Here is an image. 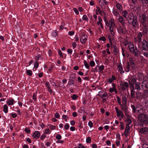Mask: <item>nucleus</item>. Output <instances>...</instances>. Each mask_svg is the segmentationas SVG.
I'll use <instances>...</instances> for the list:
<instances>
[{"label": "nucleus", "instance_id": "1", "mask_svg": "<svg viewBox=\"0 0 148 148\" xmlns=\"http://www.w3.org/2000/svg\"><path fill=\"white\" fill-rule=\"evenodd\" d=\"M128 47L130 52L134 56L137 57H138L139 53L138 50L136 47H134L133 43L131 42H128Z\"/></svg>", "mask_w": 148, "mask_h": 148}, {"label": "nucleus", "instance_id": "2", "mask_svg": "<svg viewBox=\"0 0 148 148\" xmlns=\"http://www.w3.org/2000/svg\"><path fill=\"white\" fill-rule=\"evenodd\" d=\"M131 107L132 110V112L133 113L137 112L140 114L143 113H147L146 111L142 108H140L138 106H135L133 104H131Z\"/></svg>", "mask_w": 148, "mask_h": 148}, {"label": "nucleus", "instance_id": "3", "mask_svg": "<svg viewBox=\"0 0 148 148\" xmlns=\"http://www.w3.org/2000/svg\"><path fill=\"white\" fill-rule=\"evenodd\" d=\"M143 36L141 32H140L138 33L136 37L134 38V41L138 45V47H140L141 45V43L142 42Z\"/></svg>", "mask_w": 148, "mask_h": 148}, {"label": "nucleus", "instance_id": "4", "mask_svg": "<svg viewBox=\"0 0 148 148\" xmlns=\"http://www.w3.org/2000/svg\"><path fill=\"white\" fill-rule=\"evenodd\" d=\"M137 78L135 76H130L128 77V82L131 89L134 88V84L136 82Z\"/></svg>", "mask_w": 148, "mask_h": 148}, {"label": "nucleus", "instance_id": "5", "mask_svg": "<svg viewBox=\"0 0 148 148\" xmlns=\"http://www.w3.org/2000/svg\"><path fill=\"white\" fill-rule=\"evenodd\" d=\"M104 21L106 23V26L109 28L116 26L114 22V19L112 18H110L109 21H108L106 17H104Z\"/></svg>", "mask_w": 148, "mask_h": 148}, {"label": "nucleus", "instance_id": "6", "mask_svg": "<svg viewBox=\"0 0 148 148\" xmlns=\"http://www.w3.org/2000/svg\"><path fill=\"white\" fill-rule=\"evenodd\" d=\"M146 112L147 113H143L138 115V119L141 121L145 122L148 121L147 111Z\"/></svg>", "mask_w": 148, "mask_h": 148}, {"label": "nucleus", "instance_id": "7", "mask_svg": "<svg viewBox=\"0 0 148 148\" xmlns=\"http://www.w3.org/2000/svg\"><path fill=\"white\" fill-rule=\"evenodd\" d=\"M148 92L145 91L144 93L138 92L136 93L137 98L139 100H141L143 98H146L147 97Z\"/></svg>", "mask_w": 148, "mask_h": 148}, {"label": "nucleus", "instance_id": "8", "mask_svg": "<svg viewBox=\"0 0 148 148\" xmlns=\"http://www.w3.org/2000/svg\"><path fill=\"white\" fill-rule=\"evenodd\" d=\"M140 20L142 23V24L141 25V26H142L143 25L144 29H145L146 25L145 23V22H146L147 21L146 16L143 14L141 15L140 16Z\"/></svg>", "mask_w": 148, "mask_h": 148}, {"label": "nucleus", "instance_id": "9", "mask_svg": "<svg viewBox=\"0 0 148 148\" xmlns=\"http://www.w3.org/2000/svg\"><path fill=\"white\" fill-rule=\"evenodd\" d=\"M87 36L85 34H82L80 36V41L81 43L83 44H84L87 40Z\"/></svg>", "mask_w": 148, "mask_h": 148}, {"label": "nucleus", "instance_id": "10", "mask_svg": "<svg viewBox=\"0 0 148 148\" xmlns=\"http://www.w3.org/2000/svg\"><path fill=\"white\" fill-rule=\"evenodd\" d=\"M114 109L116 113L117 116L118 117H121L123 118L124 117V114L117 107H115Z\"/></svg>", "mask_w": 148, "mask_h": 148}, {"label": "nucleus", "instance_id": "11", "mask_svg": "<svg viewBox=\"0 0 148 148\" xmlns=\"http://www.w3.org/2000/svg\"><path fill=\"white\" fill-rule=\"evenodd\" d=\"M141 45L142 48L143 50L147 51L148 49V43L145 39H143Z\"/></svg>", "mask_w": 148, "mask_h": 148}, {"label": "nucleus", "instance_id": "12", "mask_svg": "<svg viewBox=\"0 0 148 148\" xmlns=\"http://www.w3.org/2000/svg\"><path fill=\"white\" fill-rule=\"evenodd\" d=\"M129 83L126 82H124L121 84L120 86L123 90H126V88H128L129 87Z\"/></svg>", "mask_w": 148, "mask_h": 148}, {"label": "nucleus", "instance_id": "13", "mask_svg": "<svg viewBox=\"0 0 148 148\" xmlns=\"http://www.w3.org/2000/svg\"><path fill=\"white\" fill-rule=\"evenodd\" d=\"M99 4L101 7L103 8H105V5H108V2L106 0H99Z\"/></svg>", "mask_w": 148, "mask_h": 148}, {"label": "nucleus", "instance_id": "14", "mask_svg": "<svg viewBox=\"0 0 148 148\" xmlns=\"http://www.w3.org/2000/svg\"><path fill=\"white\" fill-rule=\"evenodd\" d=\"M132 25L134 29L136 27H138L139 26L138 23V22L137 19L136 17H134L133 18L132 21Z\"/></svg>", "mask_w": 148, "mask_h": 148}, {"label": "nucleus", "instance_id": "15", "mask_svg": "<svg viewBox=\"0 0 148 148\" xmlns=\"http://www.w3.org/2000/svg\"><path fill=\"white\" fill-rule=\"evenodd\" d=\"M115 5L116 8L119 12H121L123 10V8L122 6V5L121 3H118L116 1Z\"/></svg>", "mask_w": 148, "mask_h": 148}, {"label": "nucleus", "instance_id": "16", "mask_svg": "<svg viewBox=\"0 0 148 148\" xmlns=\"http://www.w3.org/2000/svg\"><path fill=\"white\" fill-rule=\"evenodd\" d=\"M142 87L144 90L148 89V82L143 81L141 84Z\"/></svg>", "mask_w": 148, "mask_h": 148}, {"label": "nucleus", "instance_id": "17", "mask_svg": "<svg viewBox=\"0 0 148 148\" xmlns=\"http://www.w3.org/2000/svg\"><path fill=\"white\" fill-rule=\"evenodd\" d=\"M98 95L101 98H103V97H106L107 96L106 92L103 91H100L99 92Z\"/></svg>", "mask_w": 148, "mask_h": 148}, {"label": "nucleus", "instance_id": "18", "mask_svg": "<svg viewBox=\"0 0 148 148\" xmlns=\"http://www.w3.org/2000/svg\"><path fill=\"white\" fill-rule=\"evenodd\" d=\"M40 136V134L39 131H35L33 133L32 136L35 139H38Z\"/></svg>", "mask_w": 148, "mask_h": 148}, {"label": "nucleus", "instance_id": "19", "mask_svg": "<svg viewBox=\"0 0 148 148\" xmlns=\"http://www.w3.org/2000/svg\"><path fill=\"white\" fill-rule=\"evenodd\" d=\"M140 84V83L139 82H136L134 84V89L137 90L138 91H140L141 90Z\"/></svg>", "mask_w": 148, "mask_h": 148}, {"label": "nucleus", "instance_id": "20", "mask_svg": "<svg viewBox=\"0 0 148 148\" xmlns=\"http://www.w3.org/2000/svg\"><path fill=\"white\" fill-rule=\"evenodd\" d=\"M116 26L109 28L110 34L113 36H114L115 34V32L116 31Z\"/></svg>", "mask_w": 148, "mask_h": 148}, {"label": "nucleus", "instance_id": "21", "mask_svg": "<svg viewBox=\"0 0 148 148\" xmlns=\"http://www.w3.org/2000/svg\"><path fill=\"white\" fill-rule=\"evenodd\" d=\"M117 66L118 71L121 74H123L124 73V71L123 70V68L121 64H117Z\"/></svg>", "mask_w": 148, "mask_h": 148}, {"label": "nucleus", "instance_id": "22", "mask_svg": "<svg viewBox=\"0 0 148 148\" xmlns=\"http://www.w3.org/2000/svg\"><path fill=\"white\" fill-rule=\"evenodd\" d=\"M98 21L97 22V24L98 25H99L100 26L101 28L103 29L104 28L103 25L102 23V20L101 17L99 16L98 17Z\"/></svg>", "mask_w": 148, "mask_h": 148}, {"label": "nucleus", "instance_id": "23", "mask_svg": "<svg viewBox=\"0 0 148 148\" xmlns=\"http://www.w3.org/2000/svg\"><path fill=\"white\" fill-rule=\"evenodd\" d=\"M130 129V126L128 125H126L125 131V135L126 137L128 136V134L129 133Z\"/></svg>", "mask_w": 148, "mask_h": 148}, {"label": "nucleus", "instance_id": "24", "mask_svg": "<svg viewBox=\"0 0 148 148\" xmlns=\"http://www.w3.org/2000/svg\"><path fill=\"white\" fill-rule=\"evenodd\" d=\"M118 32L119 33H123L125 32V28L123 26H120L117 28Z\"/></svg>", "mask_w": 148, "mask_h": 148}, {"label": "nucleus", "instance_id": "25", "mask_svg": "<svg viewBox=\"0 0 148 148\" xmlns=\"http://www.w3.org/2000/svg\"><path fill=\"white\" fill-rule=\"evenodd\" d=\"M123 17L127 19V17L128 15V12L126 10L123 11L121 13Z\"/></svg>", "mask_w": 148, "mask_h": 148}, {"label": "nucleus", "instance_id": "26", "mask_svg": "<svg viewBox=\"0 0 148 148\" xmlns=\"http://www.w3.org/2000/svg\"><path fill=\"white\" fill-rule=\"evenodd\" d=\"M129 60L131 67L133 68L135 64L134 58L132 57H130L129 58Z\"/></svg>", "mask_w": 148, "mask_h": 148}, {"label": "nucleus", "instance_id": "27", "mask_svg": "<svg viewBox=\"0 0 148 148\" xmlns=\"http://www.w3.org/2000/svg\"><path fill=\"white\" fill-rule=\"evenodd\" d=\"M124 69L126 72H129L130 70V64L129 62H127V63L126 65L125 66Z\"/></svg>", "mask_w": 148, "mask_h": 148}, {"label": "nucleus", "instance_id": "28", "mask_svg": "<svg viewBox=\"0 0 148 148\" xmlns=\"http://www.w3.org/2000/svg\"><path fill=\"white\" fill-rule=\"evenodd\" d=\"M121 106V109L125 111V114H126V113L127 111V107L125 105H123V104H121V105H120Z\"/></svg>", "mask_w": 148, "mask_h": 148}, {"label": "nucleus", "instance_id": "29", "mask_svg": "<svg viewBox=\"0 0 148 148\" xmlns=\"http://www.w3.org/2000/svg\"><path fill=\"white\" fill-rule=\"evenodd\" d=\"M112 48H113V51L114 52V54L115 55H116L119 51V50L118 49L117 46L115 45H113L112 44V47H111Z\"/></svg>", "mask_w": 148, "mask_h": 148}, {"label": "nucleus", "instance_id": "30", "mask_svg": "<svg viewBox=\"0 0 148 148\" xmlns=\"http://www.w3.org/2000/svg\"><path fill=\"white\" fill-rule=\"evenodd\" d=\"M119 18H118L119 21V22L121 23V24L123 25H125V22L123 21V17L122 16H119Z\"/></svg>", "mask_w": 148, "mask_h": 148}, {"label": "nucleus", "instance_id": "31", "mask_svg": "<svg viewBox=\"0 0 148 148\" xmlns=\"http://www.w3.org/2000/svg\"><path fill=\"white\" fill-rule=\"evenodd\" d=\"M14 100L12 99H10L8 100L7 102L8 105H12L14 104Z\"/></svg>", "mask_w": 148, "mask_h": 148}, {"label": "nucleus", "instance_id": "32", "mask_svg": "<svg viewBox=\"0 0 148 148\" xmlns=\"http://www.w3.org/2000/svg\"><path fill=\"white\" fill-rule=\"evenodd\" d=\"M122 104L123 105H125L127 103V99L126 97L125 96H123L122 98Z\"/></svg>", "mask_w": 148, "mask_h": 148}, {"label": "nucleus", "instance_id": "33", "mask_svg": "<svg viewBox=\"0 0 148 148\" xmlns=\"http://www.w3.org/2000/svg\"><path fill=\"white\" fill-rule=\"evenodd\" d=\"M109 91L111 93L113 92H114L116 94H117L118 93L117 91V90L116 88H115V87L110 88L109 89Z\"/></svg>", "mask_w": 148, "mask_h": 148}, {"label": "nucleus", "instance_id": "34", "mask_svg": "<svg viewBox=\"0 0 148 148\" xmlns=\"http://www.w3.org/2000/svg\"><path fill=\"white\" fill-rule=\"evenodd\" d=\"M113 14L116 17H118L119 16V14L117 10L114 9L112 11Z\"/></svg>", "mask_w": 148, "mask_h": 148}, {"label": "nucleus", "instance_id": "35", "mask_svg": "<svg viewBox=\"0 0 148 148\" xmlns=\"http://www.w3.org/2000/svg\"><path fill=\"white\" fill-rule=\"evenodd\" d=\"M44 134L47 135L50 134L51 132V131L49 129H45L44 130Z\"/></svg>", "mask_w": 148, "mask_h": 148}, {"label": "nucleus", "instance_id": "36", "mask_svg": "<svg viewBox=\"0 0 148 148\" xmlns=\"http://www.w3.org/2000/svg\"><path fill=\"white\" fill-rule=\"evenodd\" d=\"M116 79V77L114 75H112L111 77L108 79V80L110 83H112Z\"/></svg>", "mask_w": 148, "mask_h": 148}, {"label": "nucleus", "instance_id": "37", "mask_svg": "<svg viewBox=\"0 0 148 148\" xmlns=\"http://www.w3.org/2000/svg\"><path fill=\"white\" fill-rule=\"evenodd\" d=\"M108 40L109 41V43L110 44V45L111 47H112V39L113 38V37L111 36L110 35H108Z\"/></svg>", "mask_w": 148, "mask_h": 148}, {"label": "nucleus", "instance_id": "38", "mask_svg": "<svg viewBox=\"0 0 148 148\" xmlns=\"http://www.w3.org/2000/svg\"><path fill=\"white\" fill-rule=\"evenodd\" d=\"M3 112L5 113H7L8 112V107L6 104H5L3 106Z\"/></svg>", "mask_w": 148, "mask_h": 148}, {"label": "nucleus", "instance_id": "39", "mask_svg": "<svg viewBox=\"0 0 148 148\" xmlns=\"http://www.w3.org/2000/svg\"><path fill=\"white\" fill-rule=\"evenodd\" d=\"M26 73L29 76H31L32 75V72L31 70H26Z\"/></svg>", "mask_w": 148, "mask_h": 148}, {"label": "nucleus", "instance_id": "40", "mask_svg": "<svg viewBox=\"0 0 148 148\" xmlns=\"http://www.w3.org/2000/svg\"><path fill=\"white\" fill-rule=\"evenodd\" d=\"M98 71L99 72H101L103 71L104 68V66L103 65H101L100 66H98Z\"/></svg>", "mask_w": 148, "mask_h": 148}, {"label": "nucleus", "instance_id": "41", "mask_svg": "<svg viewBox=\"0 0 148 148\" xmlns=\"http://www.w3.org/2000/svg\"><path fill=\"white\" fill-rule=\"evenodd\" d=\"M132 89H131V97L132 98H134V88H132Z\"/></svg>", "mask_w": 148, "mask_h": 148}, {"label": "nucleus", "instance_id": "42", "mask_svg": "<svg viewBox=\"0 0 148 148\" xmlns=\"http://www.w3.org/2000/svg\"><path fill=\"white\" fill-rule=\"evenodd\" d=\"M84 65L85 67L87 69H89L90 66L87 63L86 61L85 60H84Z\"/></svg>", "mask_w": 148, "mask_h": 148}, {"label": "nucleus", "instance_id": "43", "mask_svg": "<svg viewBox=\"0 0 148 148\" xmlns=\"http://www.w3.org/2000/svg\"><path fill=\"white\" fill-rule=\"evenodd\" d=\"M132 122L131 120L129 118H128L127 119L126 121V125H130L131 123Z\"/></svg>", "mask_w": 148, "mask_h": 148}, {"label": "nucleus", "instance_id": "44", "mask_svg": "<svg viewBox=\"0 0 148 148\" xmlns=\"http://www.w3.org/2000/svg\"><path fill=\"white\" fill-rule=\"evenodd\" d=\"M48 126L49 128H50L51 130H54L56 129V126H53L52 125L49 124L48 125Z\"/></svg>", "mask_w": 148, "mask_h": 148}, {"label": "nucleus", "instance_id": "45", "mask_svg": "<svg viewBox=\"0 0 148 148\" xmlns=\"http://www.w3.org/2000/svg\"><path fill=\"white\" fill-rule=\"evenodd\" d=\"M62 117L63 119H64L66 122L67 121V120L69 118V117L67 116L64 114H63L62 115Z\"/></svg>", "mask_w": 148, "mask_h": 148}, {"label": "nucleus", "instance_id": "46", "mask_svg": "<svg viewBox=\"0 0 148 148\" xmlns=\"http://www.w3.org/2000/svg\"><path fill=\"white\" fill-rule=\"evenodd\" d=\"M51 35L53 37H55L57 35V32L54 31L51 33Z\"/></svg>", "mask_w": 148, "mask_h": 148}, {"label": "nucleus", "instance_id": "47", "mask_svg": "<svg viewBox=\"0 0 148 148\" xmlns=\"http://www.w3.org/2000/svg\"><path fill=\"white\" fill-rule=\"evenodd\" d=\"M102 55L103 57L106 58V57L107 54L106 53V51L105 50H103L102 51Z\"/></svg>", "mask_w": 148, "mask_h": 148}, {"label": "nucleus", "instance_id": "48", "mask_svg": "<svg viewBox=\"0 0 148 148\" xmlns=\"http://www.w3.org/2000/svg\"><path fill=\"white\" fill-rule=\"evenodd\" d=\"M82 19L83 20L85 21H88V18L86 15H84Z\"/></svg>", "mask_w": 148, "mask_h": 148}, {"label": "nucleus", "instance_id": "49", "mask_svg": "<svg viewBox=\"0 0 148 148\" xmlns=\"http://www.w3.org/2000/svg\"><path fill=\"white\" fill-rule=\"evenodd\" d=\"M120 127H121L120 129L121 130H123L124 129V127L123 122H121L120 123Z\"/></svg>", "mask_w": 148, "mask_h": 148}, {"label": "nucleus", "instance_id": "50", "mask_svg": "<svg viewBox=\"0 0 148 148\" xmlns=\"http://www.w3.org/2000/svg\"><path fill=\"white\" fill-rule=\"evenodd\" d=\"M68 84L70 86L73 85V79H70L68 82Z\"/></svg>", "mask_w": 148, "mask_h": 148}, {"label": "nucleus", "instance_id": "51", "mask_svg": "<svg viewBox=\"0 0 148 148\" xmlns=\"http://www.w3.org/2000/svg\"><path fill=\"white\" fill-rule=\"evenodd\" d=\"M56 138L57 139L59 140L61 139L62 136L60 134H57L56 136Z\"/></svg>", "mask_w": 148, "mask_h": 148}, {"label": "nucleus", "instance_id": "52", "mask_svg": "<svg viewBox=\"0 0 148 148\" xmlns=\"http://www.w3.org/2000/svg\"><path fill=\"white\" fill-rule=\"evenodd\" d=\"M73 10L75 13V14L77 15H78L79 14V12L78 10L75 8H73Z\"/></svg>", "mask_w": 148, "mask_h": 148}, {"label": "nucleus", "instance_id": "53", "mask_svg": "<svg viewBox=\"0 0 148 148\" xmlns=\"http://www.w3.org/2000/svg\"><path fill=\"white\" fill-rule=\"evenodd\" d=\"M39 64L38 62H36L34 64V68L35 69H37L38 66Z\"/></svg>", "mask_w": 148, "mask_h": 148}, {"label": "nucleus", "instance_id": "54", "mask_svg": "<svg viewBox=\"0 0 148 148\" xmlns=\"http://www.w3.org/2000/svg\"><path fill=\"white\" fill-rule=\"evenodd\" d=\"M46 137V135L44 134H42L40 136V138L41 140H43Z\"/></svg>", "mask_w": 148, "mask_h": 148}, {"label": "nucleus", "instance_id": "55", "mask_svg": "<svg viewBox=\"0 0 148 148\" xmlns=\"http://www.w3.org/2000/svg\"><path fill=\"white\" fill-rule=\"evenodd\" d=\"M116 99L117 100V101L118 102L119 104L120 105L121 104V99L120 97L119 96H117L116 97Z\"/></svg>", "mask_w": 148, "mask_h": 148}, {"label": "nucleus", "instance_id": "56", "mask_svg": "<svg viewBox=\"0 0 148 148\" xmlns=\"http://www.w3.org/2000/svg\"><path fill=\"white\" fill-rule=\"evenodd\" d=\"M77 96L75 94H74L72 96H71V98L73 100L76 99L77 98Z\"/></svg>", "mask_w": 148, "mask_h": 148}, {"label": "nucleus", "instance_id": "57", "mask_svg": "<svg viewBox=\"0 0 148 148\" xmlns=\"http://www.w3.org/2000/svg\"><path fill=\"white\" fill-rule=\"evenodd\" d=\"M58 53L59 55L62 58H63V56L62 52L60 50H59L58 51Z\"/></svg>", "mask_w": 148, "mask_h": 148}, {"label": "nucleus", "instance_id": "58", "mask_svg": "<svg viewBox=\"0 0 148 148\" xmlns=\"http://www.w3.org/2000/svg\"><path fill=\"white\" fill-rule=\"evenodd\" d=\"M148 130V129L146 128H144L142 129L141 130V131L142 133H145V131H147Z\"/></svg>", "mask_w": 148, "mask_h": 148}, {"label": "nucleus", "instance_id": "59", "mask_svg": "<svg viewBox=\"0 0 148 148\" xmlns=\"http://www.w3.org/2000/svg\"><path fill=\"white\" fill-rule=\"evenodd\" d=\"M91 141V138L90 137H88L86 138V142L88 143H90Z\"/></svg>", "mask_w": 148, "mask_h": 148}, {"label": "nucleus", "instance_id": "60", "mask_svg": "<svg viewBox=\"0 0 148 148\" xmlns=\"http://www.w3.org/2000/svg\"><path fill=\"white\" fill-rule=\"evenodd\" d=\"M88 125L90 127V128H91L93 127V123L92 122L90 121L88 123Z\"/></svg>", "mask_w": 148, "mask_h": 148}, {"label": "nucleus", "instance_id": "61", "mask_svg": "<svg viewBox=\"0 0 148 148\" xmlns=\"http://www.w3.org/2000/svg\"><path fill=\"white\" fill-rule=\"evenodd\" d=\"M90 64L91 66L93 67L95 65V63L94 61H92L90 62Z\"/></svg>", "mask_w": 148, "mask_h": 148}, {"label": "nucleus", "instance_id": "62", "mask_svg": "<svg viewBox=\"0 0 148 148\" xmlns=\"http://www.w3.org/2000/svg\"><path fill=\"white\" fill-rule=\"evenodd\" d=\"M74 33L75 32L74 31H69L68 32V34L70 36H72L74 34Z\"/></svg>", "mask_w": 148, "mask_h": 148}, {"label": "nucleus", "instance_id": "63", "mask_svg": "<svg viewBox=\"0 0 148 148\" xmlns=\"http://www.w3.org/2000/svg\"><path fill=\"white\" fill-rule=\"evenodd\" d=\"M69 127V125L68 124H65L64 126V128L65 130H68Z\"/></svg>", "mask_w": 148, "mask_h": 148}, {"label": "nucleus", "instance_id": "64", "mask_svg": "<svg viewBox=\"0 0 148 148\" xmlns=\"http://www.w3.org/2000/svg\"><path fill=\"white\" fill-rule=\"evenodd\" d=\"M99 40H102L103 41H105L106 40V39L104 36H102L101 37H100L99 38Z\"/></svg>", "mask_w": 148, "mask_h": 148}]
</instances>
